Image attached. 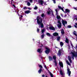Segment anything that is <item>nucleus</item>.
<instances>
[{
	"mask_svg": "<svg viewBox=\"0 0 77 77\" xmlns=\"http://www.w3.org/2000/svg\"><path fill=\"white\" fill-rule=\"evenodd\" d=\"M37 22L38 24H41L42 23V18L41 17H39L38 16L37 17Z\"/></svg>",
	"mask_w": 77,
	"mask_h": 77,
	"instance_id": "1",
	"label": "nucleus"
},
{
	"mask_svg": "<svg viewBox=\"0 0 77 77\" xmlns=\"http://www.w3.org/2000/svg\"><path fill=\"white\" fill-rule=\"evenodd\" d=\"M46 50L45 51V53H46V54H48L50 53V49L47 48H46Z\"/></svg>",
	"mask_w": 77,
	"mask_h": 77,
	"instance_id": "2",
	"label": "nucleus"
},
{
	"mask_svg": "<svg viewBox=\"0 0 77 77\" xmlns=\"http://www.w3.org/2000/svg\"><path fill=\"white\" fill-rule=\"evenodd\" d=\"M71 53L72 55V56H73V57H75L76 58H77V52H71Z\"/></svg>",
	"mask_w": 77,
	"mask_h": 77,
	"instance_id": "3",
	"label": "nucleus"
},
{
	"mask_svg": "<svg viewBox=\"0 0 77 77\" xmlns=\"http://www.w3.org/2000/svg\"><path fill=\"white\" fill-rule=\"evenodd\" d=\"M38 4H41L42 6H44L43 3H44V2L42 0H38Z\"/></svg>",
	"mask_w": 77,
	"mask_h": 77,
	"instance_id": "4",
	"label": "nucleus"
},
{
	"mask_svg": "<svg viewBox=\"0 0 77 77\" xmlns=\"http://www.w3.org/2000/svg\"><path fill=\"white\" fill-rule=\"evenodd\" d=\"M67 72H68V74H69V76H70V75H71V71H70L69 68H68L67 69Z\"/></svg>",
	"mask_w": 77,
	"mask_h": 77,
	"instance_id": "5",
	"label": "nucleus"
},
{
	"mask_svg": "<svg viewBox=\"0 0 77 77\" xmlns=\"http://www.w3.org/2000/svg\"><path fill=\"white\" fill-rule=\"evenodd\" d=\"M50 30H55V28H54L53 26H51L49 27Z\"/></svg>",
	"mask_w": 77,
	"mask_h": 77,
	"instance_id": "6",
	"label": "nucleus"
},
{
	"mask_svg": "<svg viewBox=\"0 0 77 77\" xmlns=\"http://www.w3.org/2000/svg\"><path fill=\"white\" fill-rule=\"evenodd\" d=\"M68 59L69 60V61L70 62V63H72V60H71V58L70 57V56H69L68 57Z\"/></svg>",
	"mask_w": 77,
	"mask_h": 77,
	"instance_id": "7",
	"label": "nucleus"
},
{
	"mask_svg": "<svg viewBox=\"0 0 77 77\" xmlns=\"http://www.w3.org/2000/svg\"><path fill=\"white\" fill-rule=\"evenodd\" d=\"M62 24H67V21H64L63 19H62Z\"/></svg>",
	"mask_w": 77,
	"mask_h": 77,
	"instance_id": "8",
	"label": "nucleus"
},
{
	"mask_svg": "<svg viewBox=\"0 0 77 77\" xmlns=\"http://www.w3.org/2000/svg\"><path fill=\"white\" fill-rule=\"evenodd\" d=\"M53 35L54 36H57L59 35V34L57 32H55L53 34Z\"/></svg>",
	"mask_w": 77,
	"mask_h": 77,
	"instance_id": "9",
	"label": "nucleus"
},
{
	"mask_svg": "<svg viewBox=\"0 0 77 77\" xmlns=\"http://www.w3.org/2000/svg\"><path fill=\"white\" fill-rule=\"evenodd\" d=\"M38 25H40V27L41 28H43V27H44V24H43L42 23H38Z\"/></svg>",
	"mask_w": 77,
	"mask_h": 77,
	"instance_id": "10",
	"label": "nucleus"
},
{
	"mask_svg": "<svg viewBox=\"0 0 77 77\" xmlns=\"http://www.w3.org/2000/svg\"><path fill=\"white\" fill-rule=\"evenodd\" d=\"M69 12H70V11L68 9H66V11L65 12V14H66V13H69Z\"/></svg>",
	"mask_w": 77,
	"mask_h": 77,
	"instance_id": "11",
	"label": "nucleus"
},
{
	"mask_svg": "<svg viewBox=\"0 0 77 77\" xmlns=\"http://www.w3.org/2000/svg\"><path fill=\"white\" fill-rule=\"evenodd\" d=\"M61 32L62 35H63V34H65V31H64V30H63V29H61Z\"/></svg>",
	"mask_w": 77,
	"mask_h": 77,
	"instance_id": "12",
	"label": "nucleus"
},
{
	"mask_svg": "<svg viewBox=\"0 0 77 77\" xmlns=\"http://www.w3.org/2000/svg\"><path fill=\"white\" fill-rule=\"evenodd\" d=\"M30 10H26L25 11V14H29V13H30Z\"/></svg>",
	"mask_w": 77,
	"mask_h": 77,
	"instance_id": "13",
	"label": "nucleus"
},
{
	"mask_svg": "<svg viewBox=\"0 0 77 77\" xmlns=\"http://www.w3.org/2000/svg\"><path fill=\"white\" fill-rule=\"evenodd\" d=\"M41 50H42L41 48L38 49L37 50L38 52V53H42V51H41Z\"/></svg>",
	"mask_w": 77,
	"mask_h": 77,
	"instance_id": "14",
	"label": "nucleus"
},
{
	"mask_svg": "<svg viewBox=\"0 0 77 77\" xmlns=\"http://www.w3.org/2000/svg\"><path fill=\"white\" fill-rule=\"evenodd\" d=\"M59 65L60 66L62 67V68H63V63H62V62H59Z\"/></svg>",
	"mask_w": 77,
	"mask_h": 77,
	"instance_id": "15",
	"label": "nucleus"
},
{
	"mask_svg": "<svg viewBox=\"0 0 77 77\" xmlns=\"http://www.w3.org/2000/svg\"><path fill=\"white\" fill-rule=\"evenodd\" d=\"M61 50H62L60 49L58 51V54L60 56V55H61V54L62 53V52H61Z\"/></svg>",
	"mask_w": 77,
	"mask_h": 77,
	"instance_id": "16",
	"label": "nucleus"
},
{
	"mask_svg": "<svg viewBox=\"0 0 77 77\" xmlns=\"http://www.w3.org/2000/svg\"><path fill=\"white\" fill-rule=\"evenodd\" d=\"M49 59L50 61H51L53 60V58L51 56H49Z\"/></svg>",
	"mask_w": 77,
	"mask_h": 77,
	"instance_id": "17",
	"label": "nucleus"
},
{
	"mask_svg": "<svg viewBox=\"0 0 77 77\" xmlns=\"http://www.w3.org/2000/svg\"><path fill=\"white\" fill-rule=\"evenodd\" d=\"M57 26L58 28L60 29V28H61V26H62V24H58Z\"/></svg>",
	"mask_w": 77,
	"mask_h": 77,
	"instance_id": "18",
	"label": "nucleus"
},
{
	"mask_svg": "<svg viewBox=\"0 0 77 77\" xmlns=\"http://www.w3.org/2000/svg\"><path fill=\"white\" fill-rule=\"evenodd\" d=\"M57 18L58 20H59V19H60V18H61L60 16H58V15H57Z\"/></svg>",
	"mask_w": 77,
	"mask_h": 77,
	"instance_id": "19",
	"label": "nucleus"
},
{
	"mask_svg": "<svg viewBox=\"0 0 77 77\" xmlns=\"http://www.w3.org/2000/svg\"><path fill=\"white\" fill-rule=\"evenodd\" d=\"M66 43H67V44H68L69 43V40H68V38H66Z\"/></svg>",
	"mask_w": 77,
	"mask_h": 77,
	"instance_id": "20",
	"label": "nucleus"
},
{
	"mask_svg": "<svg viewBox=\"0 0 77 77\" xmlns=\"http://www.w3.org/2000/svg\"><path fill=\"white\" fill-rule=\"evenodd\" d=\"M60 45L61 46V47H62V46H63V42H60Z\"/></svg>",
	"mask_w": 77,
	"mask_h": 77,
	"instance_id": "21",
	"label": "nucleus"
},
{
	"mask_svg": "<svg viewBox=\"0 0 77 77\" xmlns=\"http://www.w3.org/2000/svg\"><path fill=\"white\" fill-rule=\"evenodd\" d=\"M56 56L55 55L54 56H53V59L54 60V61H56Z\"/></svg>",
	"mask_w": 77,
	"mask_h": 77,
	"instance_id": "22",
	"label": "nucleus"
},
{
	"mask_svg": "<svg viewBox=\"0 0 77 77\" xmlns=\"http://www.w3.org/2000/svg\"><path fill=\"white\" fill-rule=\"evenodd\" d=\"M54 63H55V65L56 66H57V61H54Z\"/></svg>",
	"mask_w": 77,
	"mask_h": 77,
	"instance_id": "23",
	"label": "nucleus"
},
{
	"mask_svg": "<svg viewBox=\"0 0 77 77\" xmlns=\"http://www.w3.org/2000/svg\"><path fill=\"white\" fill-rule=\"evenodd\" d=\"M60 74H61L62 75H63V72H62V70H60Z\"/></svg>",
	"mask_w": 77,
	"mask_h": 77,
	"instance_id": "24",
	"label": "nucleus"
},
{
	"mask_svg": "<svg viewBox=\"0 0 77 77\" xmlns=\"http://www.w3.org/2000/svg\"><path fill=\"white\" fill-rule=\"evenodd\" d=\"M42 71V69L40 68L39 70L38 71V72L39 74H41V72Z\"/></svg>",
	"mask_w": 77,
	"mask_h": 77,
	"instance_id": "25",
	"label": "nucleus"
},
{
	"mask_svg": "<svg viewBox=\"0 0 77 77\" xmlns=\"http://www.w3.org/2000/svg\"><path fill=\"white\" fill-rule=\"evenodd\" d=\"M60 39V36H58L57 37V40L58 41H59V40Z\"/></svg>",
	"mask_w": 77,
	"mask_h": 77,
	"instance_id": "26",
	"label": "nucleus"
},
{
	"mask_svg": "<svg viewBox=\"0 0 77 77\" xmlns=\"http://www.w3.org/2000/svg\"><path fill=\"white\" fill-rule=\"evenodd\" d=\"M46 35H47V36H51V34H50L48 32H47L46 33Z\"/></svg>",
	"mask_w": 77,
	"mask_h": 77,
	"instance_id": "27",
	"label": "nucleus"
},
{
	"mask_svg": "<svg viewBox=\"0 0 77 77\" xmlns=\"http://www.w3.org/2000/svg\"><path fill=\"white\" fill-rule=\"evenodd\" d=\"M45 31V29H43L42 30V34H44V32Z\"/></svg>",
	"mask_w": 77,
	"mask_h": 77,
	"instance_id": "28",
	"label": "nucleus"
},
{
	"mask_svg": "<svg viewBox=\"0 0 77 77\" xmlns=\"http://www.w3.org/2000/svg\"><path fill=\"white\" fill-rule=\"evenodd\" d=\"M47 13L48 15H50V13H51V11L49 10V11H47Z\"/></svg>",
	"mask_w": 77,
	"mask_h": 77,
	"instance_id": "29",
	"label": "nucleus"
},
{
	"mask_svg": "<svg viewBox=\"0 0 77 77\" xmlns=\"http://www.w3.org/2000/svg\"><path fill=\"white\" fill-rule=\"evenodd\" d=\"M66 62L69 65H70V63H69V61H68V60H66Z\"/></svg>",
	"mask_w": 77,
	"mask_h": 77,
	"instance_id": "30",
	"label": "nucleus"
},
{
	"mask_svg": "<svg viewBox=\"0 0 77 77\" xmlns=\"http://www.w3.org/2000/svg\"><path fill=\"white\" fill-rule=\"evenodd\" d=\"M44 36H45V34H44L42 35L41 37L42 38H44Z\"/></svg>",
	"mask_w": 77,
	"mask_h": 77,
	"instance_id": "31",
	"label": "nucleus"
},
{
	"mask_svg": "<svg viewBox=\"0 0 77 77\" xmlns=\"http://www.w3.org/2000/svg\"><path fill=\"white\" fill-rule=\"evenodd\" d=\"M72 26L71 25H68L67 26V28H71Z\"/></svg>",
	"mask_w": 77,
	"mask_h": 77,
	"instance_id": "32",
	"label": "nucleus"
},
{
	"mask_svg": "<svg viewBox=\"0 0 77 77\" xmlns=\"http://www.w3.org/2000/svg\"><path fill=\"white\" fill-rule=\"evenodd\" d=\"M58 8L59 9H60V10H61V9L63 8H62L60 6H58Z\"/></svg>",
	"mask_w": 77,
	"mask_h": 77,
	"instance_id": "33",
	"label": "nucleus"
},
{
	"mask_svg": "<svg viewBox=\"0 0 77 77\" xmlns=\"http://www.w3.org/2000/svg\"><path fill=\"white\" fill-rule=\"evenodd\" d=\"M49 74H50L51 77H53V75L50 72H49Z\"/></svg>",
	"mask_w": 77,
	"mask_h": 77,
	"instance_id": "34",
	"label": "nucleus"
},
{
	"mask_svg": "<svg viewBox=\"0 0 77 77\" xmlns=\"http://www.w3.org/2000/svg\"><path fill=\"white\" fill-rule=\"evenodd\" d=\"M27 5L28 6H30V3L29 2H28L27 3Z\"/></svg>",
	"mask_w": 77,
	"mask_h": 77,
	"instance_id": "35",
	"label": "nucleus"
},
{
	"mask_svg": "<svg viewBox=\"0 0 77 77\" xmlns=\"http://www.w3.org/2000/svg\"><path fill=\"white\" fill-rule=\"evenodd\" d=\"M57 23L59 24H62V23L60 22V20H58Z\"/></svg>",
	"mask_w": 77,
	"mask_h": 77,
	"instance_id": "36",
	"label": "nucleus"
},
{
	"mask_svg": "<svg viewBox=\"0 0 77 77\" xmlns=\"http://www.w3.org/2000/svg\"><path fill=\"white\" fill-rule=\"evenodd\" d=\"M41 17L42 18L44 17H45V15H44V14H42L41 15Z\"/></svg>",
	"mask_w": 77,
	"mask_h": 77,
	"instance_id": "37",
	"label": "nucleus"
},
{
	"mask_svg": "<svg viewBox=\"0 0 77 77\" xmlns=\"http://www.w3.org/2000/svg\"><path fill=\"white\" fill-rule=\"evenodd\" d=\"M73 34L74 35H75V36H77V34L75 33V31H74L73 32Z\"/></svg>",
	"mask_w": 77,
	"mask_h": 77,
	"instance_id": "38",
	"label": "nucleus"
},
{
	"mask_svg": "<svg viewBox=\"0 0 77 77\" xmlns=\"http://www.w3.org/2000/svg\"><path fill=\"white\" fill-rule=\"evenodd\" d=\"M38 9V7L36 6L34 8V9H35V10H36V9Z\"/></svg>",
	"mask_w": 77,
	"mask_h": 77,
	"instance_id": "39",
	"label": "nucleus"
},
{
	"mask_svg": "<svg viewBox=\"0 0 77 77\" xmlns=\"http://www.w3.org/2000/svg\"><path fill=\"white\" fill-rule=\"evenodd\" d=\"M55 11L56 12V14H58V13H57V9L55 10Z\"/></svg>",
	"mask_w": 77,
	"mask_h": 77,
	"instance_id": "40",
	"label": "nucleus"
},
{
	"mask_svg": "<svg viewBox=\"0 0 77 77\" xmlns=\"http://www.w3.org/2000/svg\"><path fill=\"white\" fill-rule=\"evenodd\" d=\"M39 67L41 68H42V66L41 65H39Z\"/></svg>",
	"mask_w": 77,
	"mask_h": 77,
	"instance_id": "41",
	"label": "nucleus"
},
{
	"mask_svg": "<svg viewBox=\"0 0 77 77\" xmlns=\"http://www.w3.org/2000/svg\"><path fill=\"white\" fill-rule=\"evenodd\" d=\"M39 32V28H37V32Z\"/></svg>",
	"mask_w": 77,
	"mask_h": 77,
	"instance_id": "42",
	"label": "nucleus"
},
{
	"mask_svg": "<svg viewBox=\"0 0 77 77\" xmlns=\"http://www.w3.org/2000/svg\"><path fill=\"white\" fill-rule=\"evenodd\" d=\"M52 0L54 2V4H56V0Z\"/></svg>",
	"mask_w": 77,
	"mask_h": 77,
	"instance_id": "43",
	"label": "nucleus"
},
{
	"mask_svg": "<svg viewBox=\"0 0 77 77\" xmlns=\"http://www.w3.org/2000/svg\"><path fill=\"white\" fill-rule=\"evenodd\" d=\"M23 9H25V10L26 9H27V8H26V7H25L23 8Z\"/></svg>",
	"mask_w": 77,
	"mask_h": 77,
	"instance_id": "44",
	"label": "nucleus"
},
{
	"mask_svg": "<svg viewBox=\"0 0 77 77\" xmlns=\"http://www.w3.org/2000/svg\"><path fill=\"white\" fill-rule=\"evenodd\" d=\"M71 45L72 47H74V46H73V45H72V42L71 43Z\"/></svg>",
	"mask_w": 77,
	"mask_h": 77,
	"instance_id": "45",
	"label": "nucleus"
},
{
	"mask_svg": "<svg viewBox=\"0 0 77 77\" xmlns=\"http://www.w3.org/2000/svg\"><path fill=\"white\" fill-rule=\"evenodd\" d=\"M44 67H45V68L46 69H47V66H46V65H44Z\"/></svg>",
	"mask_w": 77,
	"mask_h": 77,
	"instance_id": "46",
	"label": "nucleus"
},
{
	"mask_svg": "<svg viewBox=\"0 0 77 77\" xmlns=\"http://www.w3.org/2000/svg\"><path fill=\"white\" fill-rule=\"evenodd\" d=\"M61 10H62V11H63V12H65L64 11V10H63V8L62 9H61Z\"/></svg>",
	"mask_w": 77,
	"mask_h": 77,
	"instance_id": "47",
	"label": "nucleus"
},
{
	"mask_svg": "<svg viewBox=\"0 0 77 77\" xmlns=\"http://www.w3.org/2000/svg\"><path fill=\"white\" fill-rule=\"evenodd\" d=\"M13 6L14 8H16V7L15 6V5H13Z\"/></svg>",
	"mask_w": 77,
	"mask_h": 77,
	"instance_id": "48",
	"label": "nucleus"
},
{
	"mask_svg": "<svg viewBox=\"0 0 77 77\" xmlns=\"http://www.w3.org/2000/svg\"><path fill=\"white\" fill-rule=\"evenodd\" d=\"M52 15H53V17H54V15L53 12L52 13Z\"/></svg>",
	"mask_w": 77,
	"mask_h": 77,
	"instance_id": "49",
	"label": "nucleus"
},
{
	"mask_svg": "<svg viewBox=\"0 0 77 77\" xmlns=\"http://www.w3.org/2000/svg\"><path fill=\"white\" fill-rule=\"evenodd\" d=\"M75 18H77V15H75L74 17Z\"/></svg>",
	"mask_w": 77,
	"mask_h": 77,
	"instance_id": "50",
	"label": "nucleus"
},
{
	"mask_svg": "<svg viewBox=\"0 0 77 77\" xmlns=\"http://www.w3.org/2000/svg\"><path fill=\"white\" fill-rule=\"evenodd\" d=\"M27 9H29V10H31V8L29 7Z\"/></svg>",
	"mask_w": 77,
	"mask_h": 77,
	"instance_id": "51",
	"label": "nucleus"
},
{
	"mask_svg": "<svg viewBox=\"0 0 77 77\" xmlns=\"http://www.w3.org/2000/svg\"><path fill=\"white\" fill-rule=\"evenodd\" d=\"M74 57L73 56V55H72V58L73 60H74Z\"/></svg>",
	"mask_w": 77,
	"mask_h": 77,
	"instance_id": "52",
	"label": "nucleus"
},
{
	"mask_svg": "<svg viewBox=\"0 0 77 77\" xmlns=\"http://www.w3.org/2000/svg\"><path fill=\"white\" fill-rule=\"evenodd\" d=\"M63 25V26H64V27H66L65 26V23H62Z\"/></svg>",
	"mask_w": 77,
	"mask_h": 77,
	"instance_id": "53",
	"label": "nucleus"
},
{
	"mask_svg": "<svg viewBox=\"0 0 77 77\" xmlns=\"http://www.w3.org/2000/svg\"><path fill=\"white\" fill-rule=\"evenodd\" d=\"M42 77H45V75H42Z\"/></svg>",
	"mask_w": 77,
	"mask_h": 77,
	"instance_id": "54",
	"label": "nucleus"
},
{
	"mask_svg": "<svg viewBox=\"0 0 77 77\" xmlns=\"http://www.w3.org/2000/svg\"><path fill=\"white\" fill-rule=\"evenodd\" d=\"M40 47H43V45H41L40 46Z\"/></svg>",
	"mask_w": 77,
	"mask_h": 77,
	"instance_id": "55",
	"label": "nucleus"
},
{
	"mask_svg": "<svg viewBox=\"0 0 77 77\" xmlns=\"http://www.w3.org/2000/svg\"><path fill=\"white\" fill-rule=\"evenodd\" d=\"M74 26L75 28H77V26L76 25H74Z\"/></svg>",
	"mask_w": 77,
	"mask_h": 77,
	"instance_id": "56",
	"label": "nucleus"
},
{
	"mask_svg": "<svg viewBox=\"0 0 77 77\" xmlns=\"http://www.w3.org/2000/svg\"><path fill=\"white\" fill-rule=\"evenodd\" d=\"M23 16L22 15H20V18H23Z\"/></svg>",
	"mask_w": 77,
	"mask_h": 77,
	"instance_id": "57",
	"label": "nucleus"
},
{
	"mask_svg": "<svg viewBox=\"0 0 77 77\" xmlns=\"http://www.w3.org/2000/svg\"><path fill=\"white\" fill-rule=\"evenodd\" d=\"M22 21H23V23H24V19H23L22 20Z\"/></svg>",
	"mask_w": 77,
	"mask_h": 77,
	"instance_id": "58",
	"label": "nucleus"
},
{
	"mask_svg": "<svg viewBox=\"0 0 77 77\" xmlns=\"http://www.w3.org/2000/svg\"><path fill=\"white\" fill-rule=\"evenodd\" d=\"M61 17H63V14H61Z\"/></svg>",
	"mask_w": 77,
	"mask_h": 77,
	"instance_id": "59",
	"label": "nucleus"
},
{
	"mask_svg": "<svg viewBox=\"0 0 77 77\" xmlns=\"http://www.w3.org/2000/svg\"><path fill=\"white\" fill-rule=\"evenodd\" d=\"M47 69V70L49 72H50V71H49V70H48V69Z\"/></svg>",
	"mask_w": 77,
	"mask_h": 77,
	"instance_id": "60",
	"label": "nucleus"
},
{
	"mask_svg": "<svg viewBox=\"0 0 77 77\" xmlns=\"http://www.w3.org/2000/svg\"><path fill=\"white\" fill-rule=\"evenodd\" d=\"M14 1V0H11V3H12V2Z\"/></svg>",
	"mask_w": 77,
	"mask_h": 77,
	"instance_id": "61",
	"label": "nucleus"
},
{
	"mask_svg": "<svg viewBox=\"0 0 77 77\" xmlns=\"http://www.w3.org/2000/svg\"><path fill=\"white\" fill-rule=\"evenodd\" d=\"M49 9H50V10H51H51L50 8H48V10H49Z\"/></svg>",
	"mask_w": 77,
	"mask_h": 77,
	"instance_id": "62",
	"label": "nucleus"
},
{
	"mask_svg": "<svg viewBox=\"0 0 77 77\" xmlns=\"http://www.w3.org/2000/svg\"><path fill=\"white\" fill-rule=\"evenodd\" d=\"M75 48H77V45L76 46Z\"/></svg>",
	"mask_w": 77,
	"mask_h": 77,
	"instance_id": "63",
	"label": "nucleus"
},
{
	"mask_svg": "<svg viewBox=\"0 0 77 77\" xmlns=\"http://www.w3.org/2000/svg\"><path fill=\"white\" fill-rule=\"evenodd\" d=\"M75 19L76 20V21H77V18H75Z\"/></svg>",
	"mask_w": 77,
	"mask_h": 77,
	"instance_id": "64",
	"label": "nucleus"
}]
</instances>
